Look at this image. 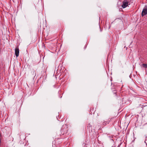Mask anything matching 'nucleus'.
<instances>
[{"mask_svg": "<svg viewBox=\"0 0 147 147\" xmlns=\"http://www.w3.org/2000/svg\"><path fill=\"white\" fill-rule=\"evenodd\" d=\"M93 112L94 113V114L95 113V112L94 111V109L93 107H91L90 109V114H92Z\"/></svg>", "mask_w": 147, "mask_h": 147, "instance_id": "obj_8", "label": "nucleus"}, {"mask_svg": "<svg viewBox=\"0 0 147 147\" xmlns=\"http://www.w3.org/2000/svg\"><path fill=\"white\" fill-rule=\"evenodd\" d=\"M99 115H98V114H97V116H99Z\"/></svg>", "mask_w": 147, "mask_h": 147, "instance_id": "obj_15", "label": "nucleus"}, {"mask_svg": "<svg viewBox=\"0 0 147 147\" xmlns=\"http://www.w3.org/2000/svg\"><path fill=\"white\" fill-rule=\"evenodd\" d=\"M112 119L109 118V119L108 121H104L103 122L102 124V125L103 127L105 126V125H108L109 124V122Z\"/></svg>", "mask_w": 147, "mask_h": 147, "instance_id": "obj_6", "label": "nucleus"}, {"mask_svg": "<svg viewBox=\"0 0 147 147\" xmlns=\"http://www.w3.org/2000/svg\"><path fill=\"white\" fill-rule=\"evenodd\" d=\"M69 129L67 125L66 124L63 125L60 130V136L67 135L68 134Z\"/></svg>", "mask_w": 147, "mask_h": 147, "instance_id": "obj_1", "label": "nucleus"}, {"mask_svg": "<svg viewBox=\"0 0 147 147\" xmlns=\"http://www.w3.org/2000/svg\"><path fill=\"white\" fill-rule=\"evenodd\" d=\"M86 47H87V45H85L84 46V49H86Z\"/></svg>", "mask_w": 147, "mask_h": 147, "instance_id": "obj_12", "label": "nucleus"}, {"mask_svg": "<svg viewBox=\"0 0 147 147\" xmlns=\"http://www.w3.org/2000/svg\"><path fill=\"white\" fill-rule=\"evenodd\" d=\"M129 1L127 0H124L123 1V4L122 5V7L124 8L126 7L128 5Z\"/></svg>", "mask_w": 147, "mask_h": 147, "instance_id": "obj_3", "label": "nucleus"}, {"mask_svg": "<svg viewBox=\"0 0 147 147\" xmlns=\"http://www.w3.org/2000/svg\"><path fill=\"white\" fill-rule=\"evenodd\" d=\"M142 66L144 68H147V64L145 63L142 64Z\"/></svg>", "mask_w": 147, "mask_h": 147, "instance_id": "obj_10", "label": "nucleus"}, {"mask_svg": "<svg viewBox=\"0 0 147 147\" xmlns=\"http://www.w3.org/2000/svg\"><path fill=\"white\" fill-rule=\"evenodd\" d=\"M99 28H100V31L101 32L102 31V30H101V28H100V26H99Z\"/></svg>", "mask_w": 147, "mask_h": 147, "instance_id": "obj_14", "label": "nucleus"}, {"mask_svg": "<svg viewBox=\"0 0 147 147\" xmlns=\"http://www.w3.org/2000/svg\"><path fill=\"white\" fill-rule=\"evenodd\" d=\"M31 73L33 75L35 76L36 75V72L35 70L34 69H33L32 71L31 72Z\"/></svg>", "mask_w": 147, "mask_h": 147, "instance_id": "obj_9", "label": "nucleus"}, {"mask_svg": "<svg viewBox=\"0 0 147 147\" xmlns=\"http://www.w3.org/2000/svg\"><path fill=\"white\" fill-rule=\"evenodd\" d=\"M19 50L18 47H17L15 49V54L16 57L18 56L19 55Z\"/></svg>", "mask_w": 147, "mask_h": 147, "instance_id": "obj_5", "label": "nucleus"}, {"mask_svg": "<svg viewBox=\"0 0 147 147\" xmlns=\"http://www.w3.org/2000/svg\"><path fill=\"white\" fill-rule=\"evenodd\" d=\"M92 125L90 124H88L87 127V130H88V131L90 134V135L91 136H93L95 133V131L94 130H92Z\"/></svg>", "mask_w": 147, "mask_h": 147, "instance_id": "obj_2", "label": "nucleus"}, {"mask_svg": "<svg viewBox=\"0 0 147 147\" xmlns=\"http://www.w3.org/2000/svg\"><path fill=\"white\" fill-rule=\"evenodd\" d=\"M121 10H122V8H120V9H119V11H121Z\"/></svg>", "mask_w": 147, "mask_h": 147, "instance_id": "obj_13", "label": "nucleus"}, {"mask_svg": "<svg viewBox=\"0 0 147 147\" xmlns=\"http://www.w3.org/2000/svg\"><path fill=\"white\" fill-rule=\"evenodd\" d=\"M62 68H64L62 66V65L59 64L58 66V69H57V70L58 71H61Z\"/></svg>", "mask_w": 147, "mask_h": 147, "instance_id": "obj_7", "label": "nucleus"}, {"mask_svg": "<svg viewBox=\"0 0 147 147\" xmlns=\"http://www.w3.org/2000/svg\"><path fill=\"white\" fill-rule=\"evenodd\" d=\"M113 94H115L116 95V94L117 91L115 89H114L113 90Z\"/></svg>", "mask_w": 147, "mask_h": 147, "instance_id": "obj_11", "label": "nucleus"}, {"mask_svg": "<svg viewBox=\"0 0 147 147\" xmlns=\"http://www.w3.org/2000/svg\"><path fill=\"white\" fill-rule=\"evenodd\" d=\"M147 14V8H144L143 9L142 11L141 15L142 17L146 15Z\"/></svg>", "mask_w": 147, "mask_h": 147, "instance_id": "obj_4", "label": "nucleus"}]
</instances>
